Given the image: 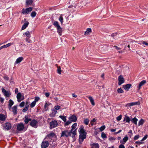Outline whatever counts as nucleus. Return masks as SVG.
<instances>
[{
    "label": "nucleus",
    "instance_id": "obj_41",
    "mask_svg": "<svg viewBox=\"0 0 148 148\" xmlns=\"http://www.w3.org/2000/svg\"><path fill=\"white\" fill-rule=\"evenodd\" d=\"M91 32V29L90 28H88L85 32V34H89Z\"/></svg>",
    "mask_w": 148,
    "mask_h": 148
},
{
    "label": "nucleus",
    "instance_id": "obj_54",
    "mask_svg": "<svg viewBox=\"0 0 148 148\" xmlns=\"http://www.w3.org/2000/svg\"><path fill=\"white\" fill-rule=\"evenodd\" d=\"M71 122H72L71 121H68L65 123V125H68L70 124L71 123Z\"/></svg>",
    "mask_w": 148,
    "mask_h": 148
},
{
    "label": "nucleus",
    "instance_id": "obj_40",
    "mask_svg": "<svg viewBox=\"0 0 148 148\" xmlns=\"http://www.w3.org/2000/svg\"><path fill=\"white\" fill-rule=\"evenodd\" d=\"M59 117L62 120L66 122V119L65 116H62L61 115L59 116Z\"/></svg>",
    "mask_w": 148,
    "mask_h": 148
},
{
    "label": "nucleus",
    "instance_id": "obj_59",
    "mask_svg": "<svg viewBox=\"0 0 148 148\" xmlns=\"http://www.w3.org/2000/svg\"><path fill=\"white\" fill-rule=\"evenodd\" d=\"M3 78L5 80L7 81H8L9 80L8 77L6 76H4Z\"/></svg>",
    "mask_w": 148,
    "mask_h": 148
},
{
    "label": "nucleus",
    "instance_id": "obj_33",
    "mask_svg": "<svg viewBox=\"0 0 148 148\" xmlns=\"http://www.w3.org/2000/svg\"><path fill=\"white\" fill-rule=\"evenodd\" d=\"M57 68H58V70H57L58 73L60 75H61V72L62 71V70H61V69L60 67V66H58Z\"/></svg>",
    "mask_w": 148,
    "mask_h": 148
},
{
    "label": "nucleus",
    "instance_id": "obj_47",
    "mask_svg": "<svg viewBox=\"0 0 148 148\" xmlns=\"http://www.w3.org/2000/svg\"><path fill=\"white\" fill-rule=\"evenodd\" d=\"M128 135H129V136L131 138V137L132 136V131L131 130H130L129 131V132H128Z\"/></svg>",
    "mask_w": 148,
    "mask_h": 148
},
{
    "label": "nucleus",
    "instance_id": "obj_17",
    "mask_svg": "<svg viewBox=\"0 0 148 148\" xmlns=\"http://www.w3.org/2000/svg\"><path fill=\"white\" fill-rule=\"evenodd\" d=\"M33 0H26V5L27 6L32 5Z\"/></svg>",
    "mask_w": 148,
    "mask_h": 148
},
{
    "label": "nucleus",
    "instance_id": "obj_3",
    "mask_svg": "<svg viewBox=\"0 0 148 148\" xmlns=\"http://www.w3.org/2000/svg\"><path fill=\"white\" fill-rule=\"evenodd\" d=\"M54 26L57 28V32L60 36L62 35V28L59 24L58 21H55L53 24Z\"/></svg>",
    "mask_w": 148,
    "mask_h": 148
},
{
    "label": "nucleus",
    "instance_id": "obj_46",
    "mask_svg": "<svg viewBox=\"0 0 148 148\" xmlns=\"http://www.w3.org/2000/svg\"><path fill=\"white\" fill-rule=\"evenodd\" d=\"M101 136L102 138H106V134L103 132H102L101 134Z\"/></svg>",
    "mask_w": 148,
    "mask_h": 148
},
{
    "label": "nucleus",
    "instance_id": "obj_15",
    "mask_svg": "<svg viewBox=\"0 0 148 148\" xmlns=\"http://www.w3.org/2000/svg\"><path fill=\"white\" fill-rule=\"evenodd\" d=\"M139 104V103L137 102H132L127 103L126 105L127 107H130L135 105Z\"/></svg>",
    "mask_w": 148,
    "mask_h": 148
},
{
    "label": "nucleus",
    "instance_id": "obj_1",
    "mask_svg": "<svg viewBox=\"0 0 148 148\" xmlns=\"http://www.w3.org/2000/svg\"><path fill=\"white\" fill-rule=\"evenodd\" d=\"M79 144H81L84 140L86 138V133L82 127H81L79 128Z\"/></svg>",
    "mask_w": 148,
    "mask_h": 148
},
{
    "label": "nucleus",
    "instance_id": "obj_5",
    "mask_svg": "<svg viewBox=\"0 0 148 148\" xmlns=\"http://www.w3.org/2000/svg\"><path fill=\"white\" fill-rule=\"evenodd\" d=\"M17 129L18 131H23L25 128L24 125L23 123H20L17 125Z\"/></svg>",
    "mask_w": 148,
    "mask_h": 148
},
{
    "label": "nucleus",
    "instance_id": "obj_9",
    "mask_svg": "<svg viewBox=\"0 0 148 148\" xmlns=\"http://www.w3.org/2000/svg\"><path fill=\"white\" fill-rule=\"evenodd\" d=\"M38 121L35 119L32 120L30 123V125L33 127L36 128L37 127Z\"/></svg>",
    "mask_w": 148,
    "mask_h": 148
},
{
    "label": "nucleus",
    "instance_id": "obj_11",
    "mask_svg": "<svg viewBox=\"0 0 148 148\" xmlns=\"http://www.w3.org/2000/svg\"><path fill=\"white\" fill-rule=\"evenodd\" d=\"M11 128V124L9 123H7L4 127L3 129L5 130H8Z\"/></svg>",
    "mask_w": 148,
    "mask_h": 148
},
{
    "label": "nucleus",
    "instance_id": "obj_51",
    "mask_svg": "<svg viewBox=\"0 0 148 148\" xmlns=\"http://www.w3.org/2000/svg\"><path fill=\"white\" fill-rule=\"evenodd\" d=\"M25 104V102L23 101L20 103V104H19V106L21 107H22L24 106Z\"/></svg>",
    "mask_w": 148,
    "mask_h": 148
},
{
    "label": "nucleus",
    "instance_id": "obj_35",
    "mask_svg": "<svg viewBox=\"0 0 148 148\" xmlns=\"http://www.w3.org/2000/svg\"><path fill=\"white\" fill-rule=\"evenodd\" d=\"M117 92L119 93H121L123 92V90L121 88H119L117 90Z\"/></svg>",
    "mask_w": 148,
    "mask_h": 148
},
{
    "label": "nucleus",
    "instance_id": "obj_42",
    "mask_svg": "<svg viewBox=\"0 0 148 148\" xmlns=\"http://www.w3.org/2000/svg\"><path fill=\"white\" fill-rule=\"evenodd\" d=\"M55 135V134L54 133H52L49 134H48L47 136V137L49 138H51V137H53Z\"/></svg>",
    "mask_w": 148,
    "mask_h": 148
},
{
    "label": "nucleus",
    "instance_id": "obj_64",
    "mask_svg": "<svg viewBox=\"0 0 148 148\" xmlns=\"http://www.w3.org/2000/svg\"><path fill=\"white\" fill-rule=\"evenodd\" d=\"M116 130V129H111L110 130V131L111 132H114Z\"/></svg>",
    "mask_w": 148,
    "mask_h": 148
},
{
    "label": "nucleus",
    "instance_id": "obj_53",
    "mask_svg": "<svg viewBox=\"0 0 148 148\" xmlns=\"http://www.w3.org/2000/svg\"><path fill=\"white\" fill-rule=\"evenodd\" d=\"M55 110H58L60 108V106H56L55 107Z\"/></svg>",
    "mask_w": 148,
    "mask_h": 148
},
{
    "label": "nucleus",
    "instance_id": "obj_49",
    "mask_svg": "<svg viewBox=\"0 0 148 148\" xmlns=\"http://www.w3.org/2000/svg\"><path fill=\"white\" fill-rule=\"evenodd\" d=\"M122 115H120L119 116L117 117L116 118V120L117 121H120L121 119L122 118Z\"/></svg>",
    "mask_w": 148,
    "mask_h": 148
},
{
    "label": "nucleus",
    "instance_id": "obj_45",
    "mask_svg": "<svg viewBox=\"0 0 148 148\" xmlns=\"http://www.w3.org/2000/svg\"><path fill=\"white\" fill-rule=\"evenodd\" d=\"M36 102L34 101H33L30 104V106L31 108L34 107L36 105Z\"/></svg>",
    "mask_w": 148,
    "mask_h": 148
},
{
    "label": "nucleus",
    "instance_id": "obj_19",
    "mask_svg": "<svg viewBox=\"0 0 148 148\" xmlns=\"http://www.w3.org/2000/svg\"><path fill=\"white\" fill-rule=\"evenodd\" d=\"M23 58L22 57H20L18 58L15 62V64H18L20 63L23 60Z\"/></svg>",
    "mask_w": 148,
    "mask_h": 148
},
{
    "label": "nucleus",
    "instance_id": "obj_22",
    "mask_svg": "<svg viewBox=\"0 0 148 148\" xmlns=\"http://www.w3.org/2000/svg\"><path fill=\"white\" fill-rule=\"evenodd\" d=\"M14 103V102L11 99H10L9 100L8 107L10 110L11 109V107L13 105Z\"/></svg>",
    "mask_w": 148,
    "mask_h": 148
},
{
    "label": "nucleus",
    "instance_id": "obj_12",
    "mask_svg": "<svg viewBox=\"0 0 148 148\" xmlns=\"http://www.w3.org/2000/svg\"><path fill=\"white\" fill-rule=\"evenodd\" d=\"M2 92L4 94L5 96L9 97L11 95V93L10 91H7L5 90V89L3 88L2 89Z\"/></svg>",
    "mask_w": 148,
    "mask_h": 148
},
{
    "label": "nucleus",
    "instance_id": "obj_61",
    "mask_svg": "<svg viewBox=\"0 0 148 148\" xmlns=\"http://www.w3.org/2000/svg\"><path fill=\"white\" fill-rule=\"evenodd\" d=\"M116 33H113L111 35V36L112 37H114L115 36H116Z\"/></svg>",
    "mask_w": 148,
    "mask_h": 148
},
{
    "label": "nucleus",
    "instance_id": "obj_29",
    "mask_svg": "<svg viewBox=\"0 0 148 148\" xmlns=\"http://www.w3.org/2000/svg\"><path fill=\"white\" fill-rule=\"evenodd\" d=\"M30 32L29 31H27L23 34V35H26V36L28 38L30 37Z\"/></svg>",
    "mask_w": 148,
    "mask_h": 148
},
{
    "label": "nucleus",
    "instance_id": "obj_38",
    "mask_svg": "<svg viewBox=\"0 0 148 148\" xmlns=\"http://www.w3.org/2000/svg\"><path fill=\"white\" fill-rule=\"evenodd\" d=\"M36 14V13L35 11H33L31 14V16L33 18L35 17Z\"/></svg>",
    "mask_w": 148,
    "mask_h": 148
},
{
    "label": "nucleus",
    "instance_id": "obj_21",
    "mask_svg": "<svg viewBox=\"0 0 148 148\" xmlns=\"http://www.w3.org/2000/svg\"><path fill=\"white\" fill-rule=\"evenodd\" d=\"M29 24V22H28L27 21H26L23 25L21 28L22 30H24L25 29L27 26Z\"/></svg>",
    "mask_w": 148,
    "mask_h": 148
},
{
    "label": "nucleus",
    "instance_id": "obj_58",
    "mask_svg": "<svg viewBox=\"0 0 148 148\" xmlns=\"http://www.w3.org/2000/svg\"><path fill=\"white\" fill-rule=\"evenodd\" d=\"M119 148H125L124 146L122 144H121L119 146Z\"/></svg>",
    "mask_w": 148,
    "mask_h": 148
},
{
    "label": "nucleus",
    "instance_id": "obj_39",
    "mask_svg": "<svg viewBox=\"0 0 148 148\" xmlns=\"http://www.w3.org/2000/svg\"><path fill=\"white\" fill-rule=\"evenodd\" d=\"M49 105V104L47 103H45L44 106V108L45 110V111H46L48 109V107Z\"/></svg>",
    "mask_w": 148,
    "mask_h": 148
},
{
    "label": "nucleus",
    "instance_id": "obj_63",
    "mask_svg": "<svg viewBox=\"0 0 148 148\" xmlns=\"http://www.w3.org/2000/svg\"><path fill=\"white\" fill-rule=\"evenodd\" d=\"M115 49L117 50H120L121 49V48L119 47H115Z\"/></svg>",
    "mask_w": 148,
    "mask_h": 148
},
{
    "label": "nucleus",
    "instance_id": "obj_20",
    "mask_svg": "<svg viewBox=\"0 0 148 148\" xmlns=\"http://www.w3.org/2000/svg\"><path fill=\"white\" fill-rule=\"evenodd\" d=\"M146 82V81L145 80H143L139 84L138 86V89L140 90L141 87Z\"/></svg>",
    "mask_w": 148,
    "mask_h": 148
},
{
    "label": "nucleus",
    "instance_id": "obj_50",
    "mask_svg": "<svg viewBox=\"0 0 148 148\" xmlns=\"http://www.w3.org/2000/svg\"><path fill=\"white\" fill-rule=\"evenodd\" d=\"M105 128V126L104 125L101 126L99 128L100 130L102 131Z\"/></svg>",
    "mask_w": 148,
    "mask_h": 148
},
{
    "label": "nucleus",
    "instance_id": "obj_24",
    "mask_svg": "<svg viewBox=\"0 0 148 148\" xmlns=\"http://www.w3.org/2000/svg\"><path fill=\"white\" fill-rule=\"evenodd\" d=\"M21 92L18 93L16 97L18 99V102H20L21 100Z\"/></svg>",
    "mask_w": 148,
    "mask_h": 148
},
{
    "label": "nucleus",
    "instance_id": "obj_62",
    "mask_svg": "<svg viewBox=\"0 0 148 148\" xmlns=\"http://www.w3.org/2000/svg\"><path fill=\"white\" fill-rule=\"evenodd\" d=\"M72 96L75 97H77V95H75L74 93H73L72 94Z\"/></svg>",
    "mask_w": 148,
    "mask_h": 148
},
{
    "label": "nucleus",
    "instance_id": "obj_60",
    "mask_svg": "<svg viewBox=\"0 0 148 148\" xmlns=\"http://www.w3.org/2000/svg\"><path fill=\"white\" fill-rule=\"evenodd\" d=\"M49 92H46L45 93V96L47 97H48L49 95Z\"/></svg>",
    "mask_w": 148,
    "mask_h": 148
},
{
    "label": "nucleus",
    "instance_id": "obj_32",
    "mask_svg": "<svg viewBox=\"0 0 148 148\" xmlns=\"http://www.w3.org/2000/svg\"><path fill=\"white\" fill-rule=\"evenodd\" d=\"M144 122V121L143 119H141L140 120L138 123V125L139 126L142 125Z\"/></svg>",
    "mask_w": 148,
    "mask_h": 148
},
{
    "label": "nucleus",
    "instance_id": "obj_34",
    "mask_svg": "<svg viewBox=\"0 0 148 148\" xmlns=\"http://www.w3.org/2000/svg\"><path fill=\"white\" fill-rule=\"evenodd\" d=\"M84 122L86 125H88L89 122V120L88 119H84Z\"/></svg>",
    "mask_w": 148,
    "mask_h": 148
},
{
    "label": "nucleus",
    "instance_id": "obj_8",
    "mask_svg": "<svg viewBox=\"0 0 148 148\" xmlns=\"http://www.w3.org/2000/svg\"><path fill=\"white\" fill-rule=\"evenodd\" d=\"M118 85L119 86L121 85L122 84L125 82V80L123 76L121 75H120L118 77Z\"/></svg>",
    "mask_w": 148,
    "mask_h": 148
},
{
    "label": "nucleus",
    "instance_id": "obj_55",
    "mask_svg": "<svg viewBox=\"0 0 148 148\" xmlns=\"http://www.w3.org/2000/svg\"><path fill=\"white\" fill-rule=\"evenodd\" d=\"M139 135H136L134 137V140H136L139 138Z\"/></svg>",
    "mask_w": 148,
    "mask_h": 148
},
{
    "label": "nucleus",
    "instance_id": "obj_6",
    "mask_svg": "<svg viewBox=\"0 0 148 148\" xmlns=\"http://www.w3.org/2000/svg\"><path fill=\"white\" fill-rule=\"evenodd\" d=\"M51 129L57 127L58 124L57 121H53L51 122L49 124Z\"/></svg>",
    "mask_w": 148,
    "mask_h": 148
},
{
    "label": "nucleus",
    "instance_id": "obj_4",
    "mask_svg": "<svg viewBox=\"0 0 148 148\" xmlns=\"http://www.w3.org/2000/svg\"><path fill=\"white\" fill-rule=\"evenodd\" d=\"M33 9L32 8L30 7L26 9L23 8L22 9V13L23 14H27L31 11Z\"/></svg>",
    "mask_w": 148,
    "mask_h": 148
},
{
    "label": "nucleus",
    "instance_id": "obj_26",
    "mask_svg": "<svg viewBox=\"0 0 148 148\" xmlns=\"http://www.w3.org/2000/svg\"><path fill=\"white\" fill-rule=\"evenodd\" d=\"M57 113V111L55 110H53L52 111V112L51 114H50V116L51 117H53L55 116L56 114Z\"/></svg>",
    "mask_w": 148,
    "mask_h": 148
},
{
    "label": "nucleus",
    "instance_id": "obj_23",
    "mask_svg": "<svg viewBox=\"0 0 148 148\" xmlns=\"http://www.w3.org/2000/svg\"><path fill=\"white\" fill-rule=\"evenodd\" d=\"M25 124H27L29 122L31 121V119L29 118L27 116H25Z\"/></svg>",
    "mask_w": 148,
    "mask_h": 148
},
{
    "label": "nucleus",
    "instance_id": "obj_28",
    "mask_svg": "<svg viewBox=\"0 0 148 148\" xmlns=\"http://www.w3.org/2000/svg\"><path fill=\"white\" fill-rule=\"evenodd\" d=\"M125 121L126 122H127L129 123L130 121V119L129 117L127 116H125L123 120L124 121Z\"/></svg>",
    "mask_w": 148,
    "mask_h": 148
},
{
    "label": "nucleus",
    "instance_id": "obj_27",
    "mask_svg": "<svg viewBox=\"0 0 148 148\" xmlns=\"http://www.w3.org/2000/svg\"><path fill=\"white\" fill-rule=\"evenodd\" d=\"M88 98L89 99L90 101L92 106H94L95 103L94 102V100L92 97L89 96L88 97Z\"/></svg>",
    "mask_w": 148,
    "mask_h": 148
},
{
    "label": "nucleus",
    "instance_id": "obj_2",
    "mask_svg": "<svg viewBox=\"0 0 148 148\" xmlns=\"http://www.w3.org/2000/svg\"><path fill=\"white\" fill-rule=\"evenodd\" d=\"M74 133H72L70 131H69L67 130H65L62 131L61 134V137H68L69 136H70L73 138L75 136H74Z\"/></svg>",
    "mask_w": 148,
    "mask_h": 148
},
{
    "label": "nucleus",
    "instance_id": "obj_43",
    "mask_svg": "<svg viewBox=\"0 0 148 148\" xmlns=\"http://www.w3.org/2000/svg\"><path fill=\"white\" fill-rule=\"evenodd\" d=\"M96 119L95 118L93 119L90 121V124L92 126H93L94 124V123L96 122Z\"/></svg>",
    "mask_w": 148,
    "mask_h": 148
},
{
    "label": "nucleus",
    "instance_id": "obj_7",
    "mask_svg": "<svg viewBox=\"0 0 148 148\" xmlns=\"http://www.w3.org/2000/svg\"><path fill=\"white\" fill-rule=\"evenodd\" d=\"M77 124L76 123H74L72 126V128L70 131L72 133H75L74 134V136H75L76 134V127L77 126Z\"/></svg>",
    "mask_w": 148,
    "mask_h": 148
},
{
    "label": "nucleus",
    "instance_id": "obj_48",
    "mask_svg": "<svg viewBox=\"0 0 148 148\" xmlns=\"http://www.w3.org/2000/svg\"><path fill=\"white\" fill-rule=\"evenodd\" d=\"M40 99V98L38 97H36L35 98L34 100V101L35 102H37L38 100Z\"/></svg>",
    "mask_w": 148,
    "mask_h": 148
},
{
    "label": "nucleus",
    "instance_id": "obj_18",
    "mask_svg": "<svg viewBox=\"0 0 148 148\" xmlns=\"http://www.w3.org/2000/svg\"><path fill=\"white\" fill-rule=\"evenodd\" d=\"M17 106H14L12 108V112L13 113L14 115H16L17 113Z\"/></svg>",
    "mask_w": 148,
    "mask_h": 148
},
{
    "label": "nucleus",
    "instance_id": "obj_36",
    "mask_svg": "<svg viewBox=\"0 0 148 148\" xmlns=\"http://www.w3.org/2000/svg\"><path fill=\"white\" fill-rule=\"evenodd\" d=\"M140 45H143L142 44L146 46H148V43L144 41H142L140 42V43H139Z\"/></svg>",
    "mask_w": 148,
    "mask_h": 148
},
{
    "label": "nucleus",
    "instance_id": "obj_13",
    "mask_svg": "<svg viewBox=\"0 0 148 148\" xmlns=\"http://www.w3.org/2000/svg\"><path fill=\"white\" fill-rule=\"evenodd\" d=\"M132 85L131 84H128L126 85H123V88L125 90L127 91H128L130 88V87L132 86Z\"/></svg>",
    "mask_w": 148,
    "mask_h": 148
},
{
    "label": "nucleus",
    "instance_id": "obj_37",
    "mask_svg": "<svg viewBox=\"0 0 148 148\" xmlns=\"http://www.w3.org/2000/svg\"><path fill=\"white\" fill-rule=\"evenodd\" d=\"M5 119V117L3 114H0V120L4 121Z\"/></svg>",
    "mask_w": 148,
    "mask_h": 148
},
{
    "label": "nucleus",
    "instance_id": "obj_31",
    "mask_svg": "<svg viewBox=\"0 0 148 148\" xmlns=\"http://www.w3.org/2000/svg\"><path fill=\"white\" fill-rule=\"evenodd\" d=\"M131 121L135 124L137 125V122L138 121V119L136 117H134V118L132 119Z\"/></svg>",
    "mask_w": 148,
    "mask_h": 148
},
{
    "label": "nucleus",
    "instance_id": "obj_16",
    "mask_svg": "<svg viewBox=\"0 0 148 148\" xmlns=\"http://www.w3.org/2000/svg\"><path fill=\"white\" fill-rule=\"evenodd\" d=\"M92 148H99V145L98 143H93L90 144Z\"/></svg>",
    "mask_w": 148,
    "mask_h": 148
},
{
    "label": "nucleus",
    "instance_id": "obj_14",
    "mask_svg": "<svg viewBox=\"0 0 148 148\" xmlns=\"http://www.w3.org/2000/svg\"><path fill=\"white\" fill-rule=\"evenodd\" d=\"M69 120L71 122H75L77 120V118L76 116L73 115L70 117Z\"/></svg>",
    "mask_w": 148,
    "mask_h": 148
},
{
    "label": "nucleus",
    "instance_id": "obj_57",
    "mask_svg": "<svg viewBox=\"0 0 148 148\" xmlns=\"http://www.w3.org/2000/svg\"><path fill=\"white\" fill-rule=\"evenodd\" d=\"M147 136H148L147 135H146L143 138V139H142L141 140L142 141H143V140H145V139H147Z\"/></svg>",
    "mask_w": 148,
    "mask_h": 148
},
{
    "label": "nucleus",
    "instance_id": "obj_44",
    "mask_svg": "<svg viewBox=\"0 0 148 148\" xmlns=\"http://www.w3.org/2000/svg\"><path fill=\"white\" fill-rule=\"evenodd\" d=\"M128 138L127 136H125L123 139V141L124 142V144L128 140Z\"/></svg>",
    "mask_w": 148,
    "mask_h": 148
},
{
    "label": "nucleus",
    "instance_id": "obj_56",
    "mask_svg": "<svg viewBox=\"0 0 148 148\" xmlns=\"http://www.w3.org/2000/svg\"><path fill=\"white\" fill-rule=\"evenodd\" d=\"M116 139V138H113V137H111L109 138V140L110 141H112V140H115Z\"/></svg>",
    "mask_w": 148,
    "mask_h": 148
},
{
    "label": "nucleus",
    "instance_id": "obj_30",
    "mask_svg": "<svg viewBox=\"0 0 148 148\" xmlns=\"http://www.w3.org/2000/svg\"><path fill=\"white\" fill-rule=\"evenodd\" d=\"M59 20L60 21L61 24H62L63 23V19L62 17V14H61L60 15V16L59 18Z\"/></svg>",
    "mask_w": 148,
    "mask_h": 148
},
{
    "label": "nucleus",
    "instance_id": "obj_25",
    "mask_svg": "<svg viewBox=\"0 0 148 148\" xmlns=\"http://www.w3.org/2000/svg\"><path fill=\"white\" fill-rule=\"evenodd\" d=\"M29 103L28 102H27L26 103V106H25V108L23 109V112H25L26 111H27L28 108L29 106Z\"/></svg>",
    "mask_w": 148,
    "mask_h": 148
},
{
    "label": "nucleus",
    "instance_id": "obj_52",
    "mask_svg": "<svg viewBox=\"0 0 148 148\" xmlns=\"http://www.w3.org/2000/svg\"><path fill=\"white\" fill-rule=\"evenodd\" d=\"M13 43H8V44H6V45H4L2 46H10L11 45H13Z\"/></svg>",
    "mask_w": 148,
    "mask_h": 148
},
{
    "label": "nucleus",
    "instance_id": "obj_10",
    "mask_svg": "<svg viewBox=\"0 0 148 148\" xmlns=\"http://www.w3.org/2000/svg\"><path fill=\"white\" fill-rule=\"evenodd\" d=\"M49 145V143L48 141H43L41 144V148H46L48 147Z\"/></svg>",
    "mask_w": 148,
    "mask_h": 148
}]
</instances>
